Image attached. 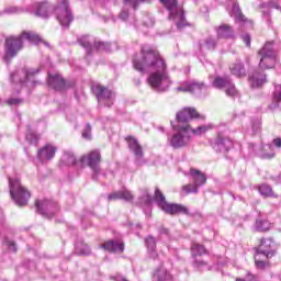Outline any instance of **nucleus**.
I'll use <instances>...</instances> for the list:
<instances>
[{"label":"nucleus","instance_id":"bf43d9fd","mask_svg":"<svg viewBox=\"0 0 281 281\" xmlns=\"http://www.w3.org/2000/svg\"><path fill=\"white\" fill-rule=\"evenodd\" d=\"M160 234H161V236H168V228H165V227H162V228H160Z\"/></svg>","mask_w":281,"mask_h":281},{"label":"nucleus","instance_id":"7ed1b4c3","mask_svg":"<svg viewBox=\"0 0 281 281\" xmlns=\"http://www.w3.org/2000/svg\"><path fill=\"white\" fill-rule=\"evenodd\" d=\"M27 41L29 43H33L34 45H38V43H43V40L38 34L30 31H23L20 36H10L5 40L4 46V61L7 65L10 64V59L14 58L21 49H23V43Z\"/></svg>","mask_w":281,"mask_h":281},{"label":"nucleus","instance_id":"4d7b16f0","mask_svg":"<svg viewBox=\"0 0 281 281\" xmlns=\"http://www.w3.org/2000/svg\"><path fill=\"white\" fill-rule=\"evenodd\" d=\"M5 12H7L8 14H16V12H19V8H16V7H10V8L5 9Z\"/></svg>","mask_w":281,"mask_h":281},{"label":"nucleus","instance_id":"a18cd8bd","mask_svg":"<svg viewBox=\"0 0 281 281\" xmlns=\"http://www.w3.org/2000/svg\"><path fill=\"white\" fill-rule=\"evenodd\" d=\"M258 131H260V120H255L251 123L250 130H247V133L249 135H256V133H258Z\"/></svg>","mask_w":281,"mask_h":281},{"label":"nucleus","instance_id":"393cba45","mask_svg":"<svg viewBox=\"0 0 281 281\" xmlns=\"http://www.w3.org/2000/svg\"><path fill=\"white\" fill-rule=\"evenodd\" d=\"M100 248L111 254H122V251H124V243L120 240H108L101 245Z\"/></svg>","mask_w":281,"mask_h":281},{"label":"nucleus","instance_id":"864d4df0","mask_svg":"<svg viewBox=\"0 0 281 281\" xmlns=\"http://www.w3.org/2000/svg\"><path fill=\"white\" fill-rule=\"evenodd\" d=\"M104 8H113V5H117V0H102Z\"/></svg>","mask_w":281,"mask_h":281},{"label":"nucleus","instance_id":"aec40b11","mask_svg":"<svg viewBox=\"0 0 281 281\" xmlns=\"http://www.w3.org/2000/svg\"><path fill=\"white\" fill-rule=\"evenodd\" d=\"M278 246L276 241L271 238H262L259 248L257 249V254H262L263 258H273L276 256V251Z\"/></svg>","mask_w":281,"mask_h":281},{"label":"nucleus","instance_id":"20e7f679","mask_svg":"<svg viewBox=\"0 0 281 281\" xmlns=\"http://www.w3.org/2000/svg\"><path fill=\"white\" fill-rule=\"evenodd\" d=\"M175 133L168 136L167 144L173 150H179L190 146L192 142V127L190 125H175Z\"/></svg>","mask_w":281,"mask_h":281},{"label":"nucleus","instance_id":"f03ea898","mask_svg":"<svg viewBox=\"0 0 281 281\" xmlns=\"http://www.w3.org/2000/svg\"><path fill=\"white\" fill-rule=\"evenodd\" d=\"M59 4L54 9L49 5L47 1L35 2L33 4V12L36 16H42V19H47L52 12L56 14L57 21L63 27H69L71 21H74V14L69 9V2L67 0H59Z\"/></svg>","mask_w":281,"mask_h":281},{"label":"nucleus","instance_id":"ddd939ff","mask_svg":"<svg viewBox=\"0 0 281 281\" xmlns=\"http://www.w3.org/2000/svg\"><path fill=\"white\" fill-rule=\"evenodd\" d=\"M100 161H101L100 151L92 150L88 155L82 156L80 158L79 164H81V166H88L89 168H91L93 172L92 179L94 181H98V175H100Z\"/></svg>","mask_w":281,"mask_h":281},{"label":"nucleus","instance_id":"f3484780","mask_svg":"<svg viewBox=\"0 0 281 281\" xmlns=\"http://www.w3.org/2000/svg\"><path fill=\"white\" fill-rule=\"evenodd\" d=\"M194 117H201V120H205V116H201L199 112H196V109L184 108L176 115V120L178 122L177 126H190L188 122H190V120H194Z\"/></svg>","mask_w":281,"mask_h":281},{"label":"nucleus","instance_id":"b1692460","mask_svg":"<svg viewBox=\"0 0 281 281\" xmlns=\"http://www.w3.org/2000/svg\"><path fill=\"white\" fill-rule=\"evenodd\" d=\"M135 196L128 189H122L108 195V201H126L127 203L133 201Z\"/></svg>","mask_w":281,"mask_h":281},{"label":"nucleus","instance_id":"423d86ee","mask_svg":"<svg viewBox=\"0 0 281 281\" xmlns=\"http://www.w3.org/2000/svg\"><path fill=\"white\" fill-rule=\"evenodd\" d=\"M259 69H273L278 65V50L273 42H268L259 50Z\"/></svg>","mask_w":281,"mask_h":281},{"label":"nucleus","instance_id":"473e14b6","mask_svg":"<svg viewBox=\"0 0 281 281\" xmlns=\"http://www.w3.org/2000/svg\"><path fill=\"white\" fill-rule=\"evenodd\" d=\"M229 69L233 76H236V78H243V76H245V66L243 63L237 61L232 64Z\"/></svg>","mask_w":281,"mask_h":281},{"label":"nucleus","instance_id":"0e129e2a","mask_svg":"<svg viewBox=\"0 0 281 281\" xmlns=\"http://www.w3.org/2000/svg\"><path fill=\"white\" fill-rule=\"evenodd\" d=\"M136 227H140L139 224H137Z\"/></svg>","mask_w":281,"mask_h":281},{"label":"nucleus","instance_id":"9d476101","mask_svg":"<svg viewBox=\"0 0 281 281\" xmlns=\"http://www.w3.org/2000/svg\"><path fill=\"white\" fill-rule=\"evenodd\" d=\"M227 125L218 126L217 137L211 142V146L216 153H229L234 148V142L227 137Z\"/></svg>","mask_w":281,"mask_h":281},{"label":"nucleus","instance_id":"cd10ccee","mask_svg":"<svg viewBox=\"0 0 281 281\" xmlns=\"http://www.w3.org/2000/svg\"><path fill=\"white\" fill-rule=\"evenodd\" d=\"M273 146L276 148H281V138H274L272 140V145L268 144L263 147L265 150H270V153H263L261 154L262 159H273L276 157V151L273 150Z\"/></svg>","mask_w":281,"mask_h":281},{"label":"nucleus","instance_id":"39448f33","mask_svg":"<svg viewBox=\"0 0 281 281\" xmlns=\"http://www.w3.org/2000/svg\"><path fill=\"white\" fill-rule=\"evenodd\" d=\"M79 45L83 47L89 56V54H93V52H115L117 49V43H104L102 41H95V38L83 35L78 38Z\"/></svg>","mask_w":281,"mask_h":281},{"label":"nucleus","instance_id":"c756f323","mask_svg":"<svg viewBox=\"0 0 281 281\" xmlns=\"http://www.w3.org/2000/svg\"><path fill=\"white\" fill-rule=\"evenodd\" d=\"M145 245L147 247L149 256L155 260V258H157V250H155L157 248V240L155 239V237L148 236L145 239Z\"/></svg>","mask_w":281,"mask_h":281},{"label":"nucleus","instance_id":"79ce46f5","mask_svg":"<svg viewBox=\"0 0 281 281\" xmlns=\"http://www.w3.org/2000/svg\"><path fill=\"white\" fill-rule=\"evenodd\" d=\"M271 227V224L267 220H257L256 229L257 232H267Z\"/></svg>","mask_w":281,"mask_h":281},{"label":"nucleus","instance_id":"5701e85b","mask_svg":"<svg viewBox=\"0 0 281 281\" xmlns=\"http://www.w3.org/2000/svg\"><path fill=\"white\" fill-rule=\"evenodd\" d=\"M56 146L53 145H45L43 148H41L37 153V157L42 164H45L47 161H52L56 155Z\"/></svg>","mask_w":281,"mask_h":281},{"label":"nucleus","instance_id":"0eeeda50","mask_svg":"<svg viewBox=\"0 0 281 281\" xmlns=\"http://www.w3.org/2000/svg\"><path fill=\"white\" fill-rule=\"evenodd\" d=\"M9 188L11 198L19 207L27 205V201H30L32 194H30L27 189L21 186V180L9 178Z\"/></svg>","mask_w":281,"mask_h":281},{"label":"nucleus","instance_id":"6ab92c4d","mask_svg":"<svg viewBox=\"0 0 281 281\" xmlns=\"http://www.w3.org/2000/svg\"><path fill=\"white\" fill-rule=\"evenodd\" d=\"M176 91L199 95L202 91H207V87L196 81H183L176 88Z\"/></svg>","mask_w":281,"mask_h":281},{"label":"nucleus","instance_id":"680f3d73","mask_svg":"<svg viewBox=\"0 0 281 281\" xmlns=\"http://www.w3.org/2000/svg\"><path fill=\"white\" fill-rule=\"evenodd\" d=\"M0 216H3V211L0 210Z\"/></svg>","mask_w":281,"mask_h":281},{"label":"nucleus","instance_id":"4be33fe9","mask_svg":"<svg viewBox=\"0 0 281 281\" xmlns=\"http://www.w3.org/2000/svg\"><path fill=\"white\" fill-rule=\"evenodd\" d=\"M153 0H123L124 3V8L121 11V13L119 14V19L121 21H126L128 19V10H126V8H132V10H137V5H139V3H150Z\"/></svg>","mask_w":281,"mask_h":281},{"label":"nucleus","instance_id":"dca6fc26","mask_svg":"<svg viewBox=\"0 0 281 281\" xmlns=\"http://www.w3.org/2000/svg\"><path fill=\"white\" fill-rule=\"evenodd\" d=\"M38 214L45 216V218H52L58 212V203L49 200H37L35 202Z\"/></svg>","mask_w":281,"mask_h":281},{"label":"nucleus","instance_id":"4c0bfd02","mask_svg":"<svg viewBox=\"0 0 281 281\" xmlns=\"http://www.w3.org/2000/svg\"><path fill=\"white\" fill-rule=\"evenodd\" d=\"M61 164L65 166H74L76 164V156L71 151H65L61 156Z\"/></svg>","mask_w":281,"mask_h":281},{"label":"nucleus","instance_id":"4468645a","mask_svg":"<svg viewBox=\"0 0 281 281\" xmlns=\"http://www.w3.org/2000/svg\"><path fill=\"white\" fill-rule=\"evenodd\" d=\"M212 86L215 89H221L225 91L228 98H238V90L236 89V85L232 82V78H229L228 76L215 77V79L212 82Z\"/></svg>","mask_w":281,"mask_h":281},{"label":"nucleus","instance_id":"72a5a7b5","mask_svg":"<svg viewBox=\"0 0 281 281\" xmlns=\"http://www.w3.org/2000/svg\"><path fill=\"white\" fill-rule=\"evenodd\" d=\"M75 254H77V256H89L91 254V248L89 245L80 241L75 245Z\"/></svg>","mask_w":281,"mask_h":281},{"label":"nucleus","instance_id":"a878e982","mask_svg":"<svg viewBox=\"0 0 281 281\" xmlns=\"http://www.w3.org/2000/svg\"><path fill=\"white\" fill-rule=\"evenodd\" d=\"M200 54H207V52H214L216 49V40L207 37L199 43Z\"/></svg>","mask_w":281,"mask_h":281},{"label":"nucleus","instance_id":"f8f14e48","mask_svg":"<svg viewBox=\"0 0 281 281\" xmlns=\"http://www.w3.org/2000/svg\"><path fill=\"white\" fill-rule=\"evenodd\" d=\"M189 175L192 178L193 183L183 186L182 192H184V194H196L201 186H205L207 177H205V173L194 168L190 169Z\"/></svg>","mask_w":281,"mask_h":281},{"label":"nucleus","instance_id":"c03bdc74","mask_svg":"<svg viewBox=\"0 0 281 281\" xmlns=\"http://www.w3.org/2000/svg\"><path fill=\"white\" fill-rule=\"evenodd\" d=\"M25 139H26V142H29V144L36 145V144H38L40 137L36 133L29 131V133L25 136Z\"/></svg>","mask_w":281,"mask_h":281},{"label":"nucleus","instance_id":"9b49d317","mask_svg":"<svg viewBox=\"0 0 281 281\" xmlns=\"http://www.w3.org/2000/svg\"><path fill=\"white\" fill-rule=\"evenodd\" d=\"M155 201L158 207H160L162 212H166V214H189L188 207L181 204H168L166 196L159 189L155 190Z\"/></svg>","mask_w":281,"mask_h":281},{"label":"nucleus","instance_id":"f704fd0d","mask_svg":"<svg viewBox=\"0 0 281 281\" xmlns=\"http://www.w3.org/2000/svg\"><path fill=\"white\" fill-rule=\"evenodd\" d=\"M140 204L145 205L147 210L145 211V214H150V205H153V196L148 194V192H145L140 198Z\"/></svg>","mask_w":281,"mask_h":281},{"label":"nucleus","instance_id":"6e6d98bb","mask_svg":"<svg viewBox=\"0 0 281 281\" xmlns=\"http://www.w3.org/2000/svg\"><path fill=\"white\" fill-rule=\"evenodd\" d=\"M103 20H104V22L105 23H109V21H112V23H116V21H117V18H115V15H113V14H110V15H104L103 16Z\"/></svg>","mask_w":281,"mask_h":281},{"label":"nucleus","instance_id":"58836bf2","mask_svg":"<svg viewBox=\"0 0 281 281\" xmlns=\"http://www.w3.org/2000/svg\"><path fill=\"white\" fill-rule=\"evenodd\" d=\"M212 128V125H201L198 126L196 128H192L191 127V136L192 135H196V136H201V135H205L207 133V131H210Z\"/></svg>","mask_w":281,"mask_h":281},{"label":"nucleus","instance_id":"7c9ffc66","mask_svg":"<svg viewBox=\"0 0 281 281\" xmlns=\"http://www.w3.org/2000/svg\"><path fill=\"white\" fill-rule=\"evenodd\" d=\"M217 37L218 38H233L234 37V30L232 26L227 24H223L217 27Z\"/></svg>","mask_w":281,"mask_h":281},{"label":"nucleus","instance_id":"a19ab883","mask_svg":"<svg viewBox=\"0 0 281 281\" xmlns=\"http://www.w3.org/2000/svg\"><path fill=\"white\" fill-rule=\"evenodd\" d=\"M262 256L261 252H256L255 255V265L258 269H267V267H269V262L261 259Z\"/></svg>","mask_w":281,"mask_h":281},{"label":"nucleus","instance_id":"5fc2aeb1","mask_svg":"<svg viewBox=\"0 0 281 281\" xmlns=\"http://www.w3.org/2000/svg\"><path fill=\"white\" fill-rule=\"evenodd\" d=\"M5 245L8 246L10 251H13V254H16V244L12 240H7Z\"/></svg>","mask_w":281,"mask_h":281},{"label":"nucleus","instance_id":"e433bc0d","mask_svg":"<svg viewBox=\"0 0 281 281\" xmlns=\"http://www.w3.org/2000/svg\"><path fill=\"white\" fill-rule=\"evenodd\" d=\"M207 250H205V246L193 243L191 245V254L193 256V258H196V256H203L204 254H206Z\"/></svg>","mask_w":281,"mask_h":281},{"label":"nucleus","instance_id":"ea45409f","mask_svg":"<svg viewBox=\"0 0 281 281\" xmlns=\"http://www.w3.org/2000/svg\"><path fill=\"white\" fill-rule=\"evenodd\" d=\"M258 190L261 196H278L273 193V189L269 184H261Z\"/></svg>","mask_w":281,"mask_h":281},{"label":"nucleus","instance_id":"13d9d810","mask_svg":"<svg viewBox=\"0 0 281 281\" xmlns=\"http://www.w3.org/2000/svg\"><path fill=\"white\" fill-rule=\"evenodd\" d=\"M262 16H263V19H266V21L269 25V23H270L269 16H271V11H269V10L262 11Z\"/></svg>","mask_w":281,"mask_h":281},{"label":"nucleus","instance_id":"bb28decb","mask_svg":"<svg viewBox=\"0 0 281 281\" xmlns=\"http://www.w3.org/2000/svg\"><path fill=\"white\" fill-rule=\"evenodd\" d=\"M249 82L252 89L262 87L265 82H267V75L260 74V71L256 70L252 75L249 76Z\"/></svg>","mask_w":281,"mask_h":281},{"label":"nucleus","instance_id":"6e6552de","mask_svg":"<svg viewBox=\"0 0 281 281\" xmlns=\"http://www.w3.org/2000/svg\"><path fill=\"white\" fill-rule=\"evenodd\" d=\"M36 74H38V69L34 68L29 70L20 69L11 74V82L14 86L16 93H21V87L30 85V82H32V85H36V81L32 80V77L36 76Z\"/></svg>","mask_w":281,"mask_h":281},{"label":"nucleus","instance_id":"a211bd4d","mask_svg":"<svg viewBox=\"0 0 281 281\" xmlns=\"http://www.w3.org/2000/svg\"><path fill=\"white\" fill-rule=\"evenodd\" d=\"M126 139L128 148L135 157L136 166H144V164H146V160L144 159V149L142 148V145H139V142L135 137L130 136Z\"/></svg>","mask_w":281,"mask_h":281},{"label":"nucleus","instance_id":"e2e57ef3","mask_svg":"<svg viewBox=\"0 0 281 281\" xmlns=\"http://www.w3.org/2000/svg\"><path fill=\"white\" fill-rule=\"evenodd\" d=\"M0 104H3V100L0 99Z\"/></svg>","mask_w":281,"mask_h":281},{"label":"nucleus","instance_id":"052dcab7","mask_svg":"<svg viewBox=\"0 0 281 281\" xmlns=\"http://www.w3.org/2000/svg\"><path fill=\"white\" fill-rule=\"evenodd\" d=\"M46 47H49V44L47 42H43Z\"/></svg>","mask_w":281,"mask_h":281},{"label":"nucleus","instance_id":"c9c22d12","mask_svg":"<svg viewBox=\"0 0 281 281\" xmlns=\"http://www.w3.org/2000/svg\"><path fill=\"white\" fill-rule=\"evenodd\" d=\"M229 15L234 16L236 21L244 22L245 21V15H243V12L240 11V5L238 4H233L232 10L229 11Z\"/></svg>","mask_w":281,"mask_h":281},{"label":"nucleus","instance_id":"c85d7f7f","mask_svg":"<svg viewBox=\"0 0 281 281\" xmlns=\"http://www.w3.org/2000/svg\"><path fill=\"white\" fill-rule=\"evenodd\" d=\"M153 281H172V274L161 266L155 271Z\"/></svg>","mask_w":281,"mask_h":281},{"label":"nucleus","instance_id":"3c124183","mask_svg":"<svg viewBox=\"0 0 281 281\" xmlns=\"http://www.w3.org/2000/svg\"><path fill=\"white\" fill-rule=\"evenodd\" d=\"M236 281H258V277L251 272H247L245 279H236Z\"/></svg>","mask_w":281,"mask_h":281},{"label":"nucleus","instance_id":"412c9836","mask_svg":"<svg viewBox=\"0 0 281 281\" xmlns=\"http://www.w3.org/2000/svg\"><path fill=\"white\" fill-rule=\"evenodd\" d=\"M47 82L48 87L55 91H65L66 89H69V87H74V83L65 81L63 76L58 74H48Z\"/></svg>","mask_w":281,"mask_h":281},{"label":"nucleus","instance_id":"2f4dec72","mask_svg":"<svg viewBox=\"0 0 281 281\" xmlns=\"http://www.w3.org/2000/svg\"><path fill=\"white\" fill-rule=\"evenodd\" d=\"M281 102V85H276L274 90L272 92V104H270V109H278Z\"/></svg>","mask_w":281,"mask_h":281},{"label":"nucleus","instance_id":"49530a36","mask_svg":"<svg viewBox=\"0 0 281 281\" xmlns=\"http://www.w3.org/2000/svg\"><path fill=\"white\" fill-rule=\"evenodd\" d=\"M5 104H8L9 106H19V104H23V99L21 98H16V97H11L10 99H8L7 101H4Z\"/></svg>","mask_w":281,"mask_h":281},{"label":"nucleus","instance_id":"8fccbe9b","mask_svg":"<svg viewBox=\"0 0 281 281\" xmlns=\"http://www.w3.org/2000/svg\"><path fill=\"white\" fill-rule=\"evenodd\" d=\"M83 139H91V125L86 124V128L82 132Z\"/></svg>","mask_w":281,"mask_h":281},{"label":"nucleus","instance_id":"de8ad7c7","mask_svg":"<svg viewBox=\"0 0 281 281\" xmlns=\"http://www.w3.org/2000/svg\"><path fill=\"white\" fill-rule=\"evenodd\" d=\"M143 25L145 27H153V25H155V19L150 15H145L143 18Z\"/></svg>","mask_w":281,"mask_h":281},{"label":"nucleus","instance_id":"2eb2a0df","mask_svg":"<svg viewBox=\"0 0 281 281\" xmlns=\"http://www.w3.org/2000/svg\"><path fill=\"white\" fill-rule=\"evenodd\" d=\"M93 93L97 95L98 102L100 104H104L108 108L113 106V100L115 99V92L100 86H93L92 87ZM104 101H106L104 103Z\"/></svg>","mask_w":281,"mask_h":281},{"label":"nucleus","instance_id":"1a4fd4ad","mask_svg":"<svg viewBox=\"0 0 281 281\" xmlns=\"http://www.w3.org/2000/svg\"><path fill=\"white\" fill-rule=\"evenodd\" d=\"M160 2L170 12L169 19L175 21L177 29L183 30L188 25V22L186 21L183 9L177 7V0H160Z\"/></svg>","mask_w":281,"mask_h":281},{"label":"nucleus","instance_id":"603ef678","mask_svg":"<svg viewBox=\"0 0 281 281\" xmlns=\"http://www.w3.org/2000/svg\"><path fill=\"white\" fill-rule=\"evenodd\" d=\"M241 41H244L246 47H251V35L250 34H244L240 36Z\"/></svg>","mask_w":281,"mask_h":281},{"label":"nucleus","instance_id":"09e8293b","mask_svg":"<svg viewBox=\"0 0 281 281\" xmlns=\"http://www.w3.org/2000/svg\"><path fill=\"white\" fill-rule=\"evenodd\" d=\"M268 8H272L274 10H281V0H270L268 2Z\"/></svg>","mask_w":281,"mask_h":281},{"label":"nucleus","instance_id":"37998d69","mask_svg":"<svg viewBox=\"0 0 281 281\" xmlns=\"http://www.w3.org/2000/svg\"><path fill=\"white\" fill-rule=\"evenodd\" d=\"M193 267L194 269H198V271H210V267H207V262L203 261V260H199V259H195L193 261Z\"/></svg>","mask_w":281,"mask_h":281},{"label":"nucleus","instance_id":"f257e3e1","mask_svg":"<svg viewBox=\"0 0 281 281\" xmlns=\"http://www.w3.org/2000/svg\"><path fill=\"white\" fill-rule=\"evenodd\" d=\"M133 67L140 74L151 71L147 82L154 91L157 93H166L172 85V79L168 75L166 61L159 55L157 49L149 45L142 46L139 55H135L133 58Z\"/></svg>","mask_w":281,"mask_h":281}]
</instances>
